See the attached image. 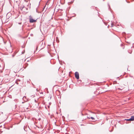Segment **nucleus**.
Listing matches in <instances>:
<instances>
[{"label": "nucleus", "instance_id": "1", "mask_svg": "<svg viewBox=\"0 0 134 134\" xmlns=\"http://www.w3.org/2000/svg\"><path fill=\"white\" fill-rule=\"evenodd\" d=\"M29 22L30 23H33L36 22V20H35L32 19L31 16H29Z\"/></svg>", "mask_w": 134, "mask_h": 134}, {"label": "nucleus", "instance_id": "2", "mask_svg": "<svg viewBox=\"0 0 134 134\" xmlns=\"http://www.w3.org/2000/svg\"><path fill=\"white\" fill-rule=\"evenodd\" d=\"M75 76L77 79H79V73L77 72H76L75 73Z\"/></svg>", "mask_w": 134, "mask_h": 134}, {"label": "nucleus", "instance_id": "3", "mask_svg": "<svg viewBox=\"0 0 134 134\" xmlns=\"http://www.w3.org/2000/svg\"><path fill=\"white\" fill-rule=\"evenodd\" d=\"M131 121H133L134 120V116H131Z\"/></svg>", "mask_w": 134, "mask_h": 134}, {"label": "nucleus", "instance_id": "4", "mask_svg": "<svg viewBox=\"0 0 134 134\" xmlns=\"http://www.w3.org/2000/svg\"><path fill=\"white\" fill-rule=\"evenodd\" d=\"M125 120H127V121H131V118L129 119H125Z\"/></svg>", "mask_w": 134, "mask_h": 134}, {"label": "nucleus", "instance_id": "5", "mask_svg": "<svg viewBox=\"0 0 134 134\" xmlns=\"http://www.w3.org/2000/svg\"><path fill=\"white\" fill-rule=\"evenodd\" d=\"M91 118L93 120L94 119V118L93 117H91Z\"/></svg>", "mask_w": 134, "mask_h": 134}, {"label": "nucleus", "instance_id": "6", "mask_svg": "<svg viewBox=\"0 0 134 134\" xmlns=\"http://www.w3.org/2000/svg\"><path fill=\"white\" fill-rule=\"evenodd\" d=\"M21 24V23H18V24Z\"/></svg>", "mask_w": 134, "mask_h": 134}, {"label": "nucleus", "instance_id": "7", "mask_svg": "<svg viewBox=\"0 0 134 134\" xmlns=\"http://www.w3.org/2000/svg\"><path fill=\"white\" fill-rule=\"evenodd\" d=\"M133 86H134V85H133Z\"/></svg>", "mask_w": 134, "mask_h": 134}]
</instances>
